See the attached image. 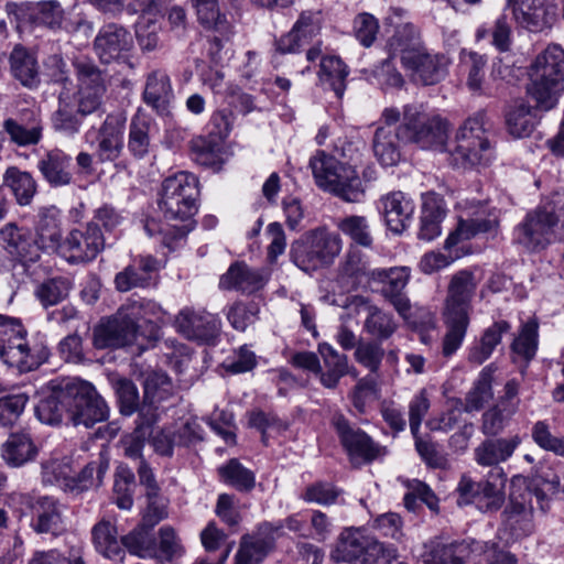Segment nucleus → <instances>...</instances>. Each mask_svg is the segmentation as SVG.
Here are the masks:
<instances>
[{
    "label": "nucleus",
    "mask_w": 564,
    "mask_h": 564,
    "mask_svg": "<svg viewBox=\"0 0 564 564\" xmlns=\"http://www.w3.org/2000/svg\"><path fill=\"white\" fill-rule=\"evenodd\" d=\"M381 120L387 127L377 128L372 149L383 166H394L401 159L397 140L414 143L424 150L446 151L457 167L488 165L495 159L494 148L484 127V118H468L447 142L448 124L440 115L426 111L422 105L409 104L400 110L387 107Z\"/></svg>",
    "instance_id": "1"
},
{
    "label": "nucleus",
    "mask_w": 564,
    "mask_h": 564,
    "mask_svg": "<svg viewBox=\"0 0 564 564\" xmlns=\"http://www.w3.org/2000/svg\"><path fill=\"white\" fill-rule=\"evenodd\" d=\"M64 412L75 426L91 427L108 417V406L95 387L76 378L52 380L41 391L37 420L58 424Z\"/></svg>",
    "instance_id": "2"
},
{
    "label": "nucleus",
    "mask_w": 564,
    "mask_h": 564,
    "mask_svg": "<svg viewBox=\"0 0 564 564\" xmlns=\"http://www.w3.org/2000/svg\"><path fill=\"white\" fill-rule=\"evenodd\" d=\"M388 47L392 54H400L403 68L410 72L415 82L434 85L446 76L447 58L443 54L429 52L419 41L417 30L412 24L398 26Z\"/></svg>",
    "instance_id": "3"
},
{
    "label": "nucleus",
    "mask_w": 564,
    "mask_h": 564,
    "mask_svg": "<svg viewBox=\"0 0 564 564\" xmlns=\"http://www.w3.org/2000/svg\"><path fill=\"white\" fill-rule=\"evenodd\" d=\"M529 76L528 95L540 109L554 108L564 90V50L556 44L549 45L535 57Z\"/></svg>",
    "instance_id": "4"
},
{
    "label": "nucleus",
    "mask_w": 564,
    "mask_h": 564,
    "mask_svg": "<svg viewBox=\"0 0 564 564\" xmlns=\"http://www.w3.org/2000/svg\"><path fill=\"white\" fill-rule=\"evenodd\" d=\"M341 250L340 235L319 226L291 243L290 259L300 270L311 273L330 267Z\"/></svg>",
    "instance_id": "5"
},
{
    "label": "nucleus",
    "mask_w": 564,
    "mask_h": 564,
    "mask_svg": "<svg viewBox=\"0 0 564 564\" xmlns=\"http://www.w3.org/2000/svg\"><path fill=\"white\" fill-rule=\"evenodd\" d=\"M485 212L477 213L475 218H459L458 224L444 242V249L447 253L440 251L426 252L420 260L419 268L424 274H432L451 265L459 259L465 252L460 245L473 239L478 234L496 232L499 219L496 210L488 213L487 217L481 215Z\"/></svg>",
    "instance_id": "6"
},
{
    "label": "nucleus",
    "mask_w": 564,
    "mask_h": 564,
    "mask_svg": "<svg viewBox=\"0 0 564 564\" xmlns=\"http://www.w3.org/2000/svg\"><path fill=\"white\" fill-rule=\"evenodd\" d=\"M316 185L348 203H359L364 188L358 173L351 164L343 163L325 151H317L310 160Z\"/></svg>",
    "instance_id": "7"
},
{
    "label": "nucleus",
    "mask_w": 564,
    "mask_h": 564,
    "mask_svg": "<svg viewBox=\"0 0 564 564\" xmlns=\"http://www.w3.org/2000/svg\"><path fill=\"white\" fill-rule=\"evenodd\" d=\"M330 557L337 563L359 560L361 564H392L398 553L392 545L379 542L361 529L346 528L339 534Z\"/></svg>",
    "instance_id": "8"
},
{
    "label": "nucleus",
    "mask_w": 564,
    "mask_h": 564,
    "mask_svg": "<svg viewBox=\"0 0 564 564\" xmlns=\"http://www.w3.org/2000/svg\"><path fill=\"white\" fill-rule=\"evenodd\" d=\"M198 180L188 172H180L162 183L159 208L170 220L187 221L197 213Z\"/></svg>",
    "instance_id": "9"
},
{
    "label": "nucleus",
    "mask_w": 564,
    "mask_h": 564,
    "mask_svg": "<svg viewBox=\"0 0 564 564\" xmlns=\"http://www.w3.org/2000/svg\"><path fill=\"white\" fill-rule=\"evenodd\" d=\"M235 0H191L200 28L210 37V55L215 58L224 43L234 35V25L228 17V6Z\"/></svg>",
    "instance_id": "10"
},
{
    "label": "nucleus",
    "mask_w": 564,
    "mask_h": 564,
    "mask_svg": "<svg viewBox=\"0 0 564 564\" xmlns=\"http://www.w3.org/2000/svg\"><path fill=\"white\" fill-rule=\"evenodd\" d=\"M26 332L20 321L0 314V360L20 373L30 372L35 357L25 339Z\"/></svg>",
    "instance_id": "11"
},
{
    "label": "nucleus",
    "mask_w": 564,
    "mask_h": 564,
    "mask_svg": "<svg viewBox=\"0 0 564 564\" xmlns=\"http://www.w3.org/2000/svg\"><path fill=\"white\" fill-rule=\"evenodd\" d=\"M330 424L352 464H369L387 455V447L375 442L361 429L352 426L340 412H335Z\"/></svg>",
    "instance_id": "12"
},
{
    "label": "nucleus",
    "mask_w": 564,
    "mask_h": 564,
    "mask_svg": "<svg viewBox=\"0 0 564 564\" xmlns=\"http://www.w3.org/2000/svg\"><path fill=\"white\" fill-rule=\"evenodd\" d=\"M557 220L553 210L538 207L517 225L513 230V242L530 252L543 250L553 239Z\"/></svg>",
    "instance_id": "13"
},
{
    "label": "nucleus",
    "mask_w": 564,
    "mask_h": 564,
    "mask_svg": "<svg viewBox=\"0 0 564 564\" xmlns=\"http://www.w3.org/2000/svg\"><path fill=\"white\" fill-rule=\"evenodd\" d=\"M105 249V237L96 221H88L85 228L73 229L58 249L69 263H86L97 258Z\"/></svg>",
    "instance_id": "14"
},
{
    "label": "nucleus",
    "mask_w": 564,
    "mask_h": 564,
    "mask_svg": "<svg viewBox=\"0 0 564 564\" xmlns=\"http://www.w3.org/2000/svg\"><path fill=\"white\" fill-rule=\"evenodd\" d=\"M126 121L121 112L109 113L98 131L91 128L85 133L87 143L94 145L97 142L96 155L100 162H112L120 158Z\"/></svg>",
    "instance_id": "15"
},
{
    "label": "nucleus",
    "mask_w": 564,
    "mask_h": 564,
    "mask_svg": "<svg viewBox=\"0 0 564 564\" xmlns=\"http://www.w3.org/2000/svg\"><path fill=\"white\" fill-rule=\"evenodd\" d=\"M175 328L186 339L215 345L220 335V318L204 310L184 307L175 317Z\"/></svg>",
    "instance_id": "16"
},
{
    "label": "nucleus",
    "mask_w": 564,
    "mask_h": 564,
    "mask_svg": "<svg viewBox=\"0 0 564 564\" xmlns=\"http://www.w3.org/2000/svg\"><path fill=\"white\" fill-rule=\"evenodd\" d=\"M516 22L531 31L541 32L553 25L556 7L551 0H507Z\"/></svg>",
    "instance_id": "17"
},
{
    "label": "nucleus",
    "mask_w": 564,
    "mask_h": 564,
    "mask_svg": "<svg viewBox=\"0 0 564 564\" xmlns=\"http://www.w3.org/2000/svg\"><path fill=\"white\" fill-rule=\"evenodd\" d=\"M281 528L262 522L251 534L243 535L235 555V564H260L273 550Z\"/></svg>",
    "instance_id": "18"
},
{
    "label": "nucleus",
    "mask_w": 564,
    "mask_h": 564,
    "mask_svg": "<svg viewBox=\"0 0 564 564\" xmlns=\"http://www.w3.org/2000/svg\"><path fill=\"white\" fill-rule=\"evenodd\" d=\"M354 313L366 312L367 317L364 329L379 340L390 338L397 330V323L393 316L376 305H372L366 297L359 295L347 296L343 303L334 302Z\"/></svg>",
    "instance_id": "19"
},
{
    "label": "nucleus",
    "mask_w": 564,
    "mask_h": 564,
    "mask_svg": "<svg viewBox=\"0 0 564 564\" xmlns=\"http://www.w3.org/2000/svg\"><path fill=\"white\" fill-rule=\"evenodd\" d=\"M78 76L77 104L82 115H90L101 107L106 91L104 77L99 68L89 62L76 64Z\"/></svg>",
    "instance_id": "20"
},
{
    "label": "nucleus",
    "mask_w": 564,
    "mask_h": 564,
    "mask_svg": "<svg viewBox=\"0 0 564 564\" xmlns=\"http://www.w3.org/2000/svg\"><path fill=\"white\" fill-rule=\"evenodd\" d=\"M133 47L131 33L115 23L104 25L94 42V50L104 64L126 59Z\"/></svg>",
    "instance_id": "21"
},
{
    "label": "nucleus",
    "mask_w": 564,
    "mask_h": 564,
    "mask_svg": "<svg viewBox=\"0 0 564 564\" xmlns=\"http://www.w3.org/2000/svg\"><path fill=\"white\" fill-rule=\"evenodd\" d=\"M477 286L478 280L473 271H457L451 278L442 313L469 316Z\"/></svg>",
    "instance_id": "22"
},
{
    "label": "nucleus",
    "mask_w": 564,
    "mask_h": 564,
    "mask_svg": "<svg viewBox=\"0 0 564 564\" xmlns=\"http://www.w3.org/2000/svg\"><path fill=\"white\" fill-rule=\"evenodd\" d=\"M138 334L128 316L117 313L94 329V346L98 349L119 348L138 341Z\"/></svg>",
    "instance_id": "23"
},
{
    "label": "nucleus",
    "mask_w": 564,
    "mask_h": 564,
    "mask_svg": "<svg viewBox=\"0 0 564 564\" xmlns=\"http://www.w3.org/2000/svg\"><path fill=\"white\" fill-rule=\"evenodd\" d=\"M155 398L156 397L151 391L150 381H147L144 389V403L139 410V415L135 422L134 431L130 435L126 446V455L138 462L140 459H143L142 448L144 442L152 436L153 426L158 419L156 410L152 405L155 402Z\"/></svg>",
    "instance_id": "24"
},
{
    "label": "nucleus",
    "mask_w": 564,
    "mask_h": 564,
    "mask_svg": "<svg viewBox=\"0 0 564 564\" xmlns=\"http://www.w3.org/2000/svg\"><path fill=\"white\" fill-rule=\"evenodd\" d=\"M268 279L269 275L264 270L250 268L245 262H235L220 276L219 288L252 294L261 290Z\"/></svg>",
    "instance_id": "25"
},
{
    "label": "nucleus",
    "mask_w": 564,
    "mask_h": 564,
    "mask_svg": "<svg viewBox=\"0 0 564 564\" xmlns=\"http://www.w3.org/2000/svg\"><path fill=\"white\" fill-rule=\"evenodd\" d=\"M379 208L387 227L394 234H401L409 226L414 203L403 192L395 191L381 197Z\"/></svg>",
    "instance_id": "26"
},
{
    "label": "nucleus",
    "mask_w": 564,
    "mask_h": 564,
    "mask_svg": "<svg viewBox=\"0 0 564 564\" xmlns=\"http://www.w3.org/2000/svg\"><path fill=\"white\" fill-rule=\"evenodd\" d=\"M122 314L132 322L139 337L141 336L139 330L141 327L140 322L147 323L149 327V335L147 337L151 340L158 338L159 324L163 322L165 312L153 301L134 300L128 301L120 307V315Z\"/></svg>",
    "instance_id": "27"
},
{
    "label": "nucleus",
    "mask_w": 564,
    "mask_h": 564,
    "mask_svg": "<svg viewBox=\"0 0 564 564\" xmlns=\"http://www.w3.org/2000/svg\"><path fill=\"white\" fill-rule=\"evenodd\" d=\"M446 216V206L442 196L427 193L423 196L422 214L417 237L420 240L432 241L442 232L441 224Z\"/></svg>",
    "instance_id": "28"
},
{
    "label": "nucleus",
    "mask_w": 564,
    "mask_h": 564,
    "mask_svg": "<svg viewBox=\"0 0 564 564\" xmlns=\"http://www.w3.org/2000/svg\"><path fill=\"white\" fill-rule=\"evenodd\" d=\"M317 351L323 359L321 366L319 382L327 389H335L340 379L349 373L348 357L340 354L328 343L318 344Z\"/></svg>",
    "instance_id": "29"
},
{
    "label": "nucleus",
    "mask_w": 564,
    "mask_h": 564,
    "mask_svg": "<svg viewBox=\"0 0 564 564\" xmlns=\"http://www.w3.org/2000/svg\"><path fill=\"white\" fill-rule=\"evenodd\" d=\"M62 217L55 206L44 207L37 215V249L46 252L58 251L61 241Z\"/></svg>",
    "instance_id": "30"
},
{
    "label": "nucleus",
    "mask_w": 564,
    "mask_h": 564,
    "mask_svg": "<svg viewBox=\"0 0 564 564\" xmlns=\"http://www.w3.org/2000/svg\"><path fill=\"white\" fill-rule=\"evenodd\" d=\"M95 550L105 558L116 561L124 555L122 538L119 539L117 525L109 519H101L91 529Z\"/></svg>",
    "instance_id": "31"
},
{
    "label": "nucleus",
    "mask_w": 564,
    "mask_h": 564,
    "mask_svg": "<svg viewBox=\"0 0 564 564\" xmlns=\"http://www.w3.org/2000/svg\"><path fill=\"white\" fill-rule=\"evenodd\" d=\"M520 443L521 438L518 435L486 440L475 448V460L481 466H499L512 456Z\"/></svg>",
    "instance_id": "32"
},
{
    "label": "nucleus",
    "mask_w": 564,
    "mask_h": 564,
    "mask_svg": "<svg viewBox=\"0 0 564 564\" xmlns=\"http://www.w3.org/2000/svg\"><path fill=\"white\" fill-rule=\"evenodd\" d=\"M142 96L143 101L148 106L159 113L164 112L173 96L172 85L167 74L159 69L149 73Z\"/></svg>",
    "instance_id": "33"
},
{
    "label": "nucleus",
    "mask_w": 564,
    "mask_h": 564,
    "mask_svg": "<svg viewBox=\"0 0 564 564\" xmlns=\"http://www.w3.org/2000/svg\"><path fill=\"white\" fill-rule=\"evenodd\" d=\"M152 131V119L138 110L130 121L128 135V150L134 158L142 159L149 153Z\"/></svg>",
    "instance_id": "34"
},
{
    "label": "nucleus",
    "mask_w": 564,
    "mask_h": 564,
    "mask_svg": "<svg viewBox=\"0 0 564 564\" xmlns=\"http://www.w3.org/2000/svg\"><path fill=\"white\" fill-rule=\"evenodd\" d=\"M502 532H508L512 540H518L530 535L533 532V511L523 502L513 501L503 512Z\"/></svg>",
    "instance_id": "35"
},
{
    "label": "nucleus",
    "mask_w": 564,
    "mask_h": 564,
    "mask_svg": "<svg viewBox=\"0 0 564 564\" xmlns=\"http://www.w3.org/2000/svg\"><path fill=\"white\" fill-rule=\"evenodd\" d=\"M70 156L62 150L48 151L40 163V171L52 186H64L70 183L72 174L68 171Z\"/></svg>",
    "instance_id": "36"
},
{
    "label": "nucleus",
    "mask_w": 564,
    "mask_h": 564,
    "mask_svg": "<svg viewBox=\"0 0 564 564\" xmlns=\"http://www.w3.org/2000/svg\"><path fill=\"white\" fill-rule=\"evenodd\" d=\"M476 39L488 43L500 53L509 52L513 43V31L506 14H500L490 25H481L476 31Z\"/></svg>",
    "instance_id": "37"
},
{
    "label": "nucleus",
    "mask_w": 564,
    "mask_h": 564,
    "mask_svg": "<svg viewBox=\"0 0 564 564\" xmlns=\"http://www.w3.org/2000/svg\"><path fill=\"white\" fill-rule=\"evenodd\" d=\"M42 482L44 485L58 486L63 489H73L77 486L76 474L72 466V459L67 456L51 458L42 463Z\"/></svg>",
    "instance_id": "38"
},
{
    "label": "nucleus",
    "mask_w": 564,
    "mask_h": 564,
    "mask_svg": "<svg viewBox=\"0 0 564 564\" xmlns=\"http://www.w3.org/2000/svg\"><path fill=\"white\" fill-rule=\"evenodd\" d=\"M539 346V324L530 319L521 325L511 344V354L514 361L530 362L536 354Z\"/></svg>",
    "instance_id": "39"
},
{
    "label": "nucleus",
    "mask_w": 564,
    "mask_h": 564,
    "mask_svg": "<svg viewBox=\"0 0 564 564\" xmlns=\"http://www.w3.org/2000/svg\"><path fill=\"white\" fill-rule=\"evenodd\" d=\"M12 76L24 87L32 88L35 83V53L17 44L9 57Z\"/></svg>",
    "instance_id": "40"
},
{
    "label": "nucleus",
    "mask_w": 564,
    "mask_h": 564,
    "mask_svg": "<svg viewBox=\"0 0 564 564\" xmlns=\"http://www.w3.org/2000/svg\"><path fill=\"white\" fill-rule=\"evenodd\" d=\"M348 74V67L339 56L325 55L321 57L318 77L330 86L338 98H341L345 93Z\"/></svg>",
    "instance_id": "41"
},
{
    "label": "nucleus",
    "mask_w": 564,
    "mask_h": 564,
    "mask_svg": "<svg viewBox=\"0 0 564 564\" xmlns=\"http://www.w3.org/2000/svg\"><path fill=\"white\" fill-rule=\"evenodd\" d=\"M144 230L149 237L160 236L161 243L169 251H174L181 247L189 231L193 230L192 223L182 226L162 225L154 218H149L144 223Z\"/></svg>",
    "instance_id": "42"
},
{
    "label": "nucleus",
    "mask_w": 564,
    "mask_h": 564,
    "mask_svg": "<svg viewBox=\"0 0 564 564\" xmlns=\"http://www.w3.org/2000/svg\"><path fill=\"white\" fill-rule=\"evenodd\" d=\"M507 128L514 138L529 137L538 124L533 109L524 101H519L510 108L506 117Z\"/></svg>",
    "instance_id": "43"
},
{
    "label": "nucleus",
    "mask_w": 564,
    "mask_h": 564,
    "mask_svg": "<svg viewBox=\"0 0 564 564\" xmlns=\"http://www.w3.org/2000/svg\"><path fill=\"white\" fill-rule=\"evenodd\" d=\"M194 160L204 166L219 169L224 163L223 141L212 137H196L191 141Z\"/></svg>",
    "instance_id": "44"
},
{
    "label": "nucleus",
    "mask_w": 564,
    "mask_h": 564,
    "mask_svg": "<svg viewBox=\"0 0 564 564\" xmlns=\"http://www.w3.org/2000/svg\"><path fill=\"white\" fill-rule=\"evenodd\" d=\"M442 317L446 327L442 352L445 357H449L463 345L469 325V316L442 313Z\"/></svg>",
    "instance_id": "45"
},
{
    "label": "nucleus",
    "mask_w": 564,
    "mask_h": 564,
    "mask_svg": "<svg viewBox=\"0 0 564 564\" xmlns=\"http://www.w3.org/2000/svg\"><path fill=\"white\" fill-rule=\"evenodd\" d=\"M185 554V549L180 536L171 525H163L159 530V544L153 556L159 564H176Z\"/></svg>",
    "instance_id": "46"
},
{
    "label": "nucleus",
    "mask_w": 564,
    "mask_h": 564,
    "mask_svg": "<svg viewBox=\"0 0 564 564\" xmlns=\"http://www.w3.org/2000/svg\"><path fill=\"white\" fill-rule=\"evenodd\" d=\"M34 445L30 435L23 433L11 434L2 445L1 455L4 462L12 467H20L31 459Z\"/></svg>",
    "instance_id": "47"
},
{
    "label": "nucleus",
    "mask_w": 564,
    "mask_h": 564,
    "mask_svg": "<svg viewBox=\"0 0 564 564\" xmlns=\"http://www.w3.org/2000/svg\"><path fill=\"white\" fill-rule=\"evenodd\" d=\"M151 530L140 523L131 532L122 536L123 547L130 554L140 558H153L156 554V543Z\"/></svg>",
    "instance_id": "48"
},
{
    "label": "nucleus",
    "mask_w": 564,
    "mask_h": 564,
    "mask_svg": "<svg viewBox=\"0 0 564 564\" xmlns=\"http://www.w3.org/2000/svg\"><path fill=\"white\" fill-rule=\"evenodd\" d=\"M337 229L348 237L352 243L370 248L373 239L368 219L365 216L349 215L336 221Z\"/></svg>",
    "instance_id": "49"
},
{
    "label": "nucleus",
    "mask_w": 564,
    "mask_h": 564,
    "mask_svg": "<svg viewBox=\"0 0 564 564\" xmlns=\"http://www.w3.org/2000/svg\"><path fill=\"white\" fill-rule=\"evenodd\" d=\"M384 297L391 303L398 314L410 325L419 327L430 326L433 324V314L423 307L416 308L414 313L411 302L403 291L398 293L390 292V295H386Z\"/></svg>",
    "instance_id": "50"
},
{
    "label": "nucleus",
    "mask_w": 564,
    "mask_h": 564,
    "mask_svg": "<svg viewBox=\"0 0 564 564\" xmlns=\"http://www.w3.org/2000/svg\"><path fill=\"white\" fill-rule=\"evenodd\" d=\"M62 508L52 497L37 501V532L57 535L63 531Z\"/></svg>",
    "instance_id": "51"
},
{
    "label": "nucleus",
    "mask_w": 564,
    "mask_h": 564,
    "mask_svg": "<svg viewBox=\"0 0 564 564\" xmlns=\"http://www.w3.org/2000/svg\"><path fill=\"white\" fill-rule=\"evenodd\" d=\"M496 367L494 364L486 366L480 371L478 379L466 397V411H478L492 398V380Z\"/></svg>",
    "instance_id": "52"
},
{
    "label": "nucleus",
    "mask_w": 564,
    "mask_h": 564,
    "mask_svg": "<svg viewBox=\"0 0 564 564\" xmlns=\"http://www.w3.org/2000/svg\"><path fill=\"white\" fill-rule=\"evenodd\" d=\"M221 480L239 491H250L256 485L252 470L246 468L238 459H230L218 468Z\"/></svg>",
    "instance_id": "53"
},
{
    "label": "nucleus",
    "mask_w": 564,
    "mask_h": 564,
    "mask_svg": "<svg viewBox=\"0 0 564 564\" xmlns=\"http://www.w3.org/2000/svg\"><path fill=\"white\" fill-rule=\"evenodd\" d=\"M4 183L12 189L20 205L25 206L32 203L35 194V181L31 173L9 167L4 174Z\"/></svg>",
    "instance_id": "54"
},
{
    "label": "nucleus",
    "mask_w": 564,
    "mask_h": 564,
    "mask_svg": "<svg viewBox=\"0 0 564 564\" xmlns=\"http://www.w3.org/2000/svg\"><path fill=\"white\" fill-rule=\"evenodd\" d=\"M368 274L372 280L384 283L382 289L383 296L390 295V292H402L410 280V270L405 267L390 269L378 268L371 270Z\"/></svg>",
    "instance_id": "55"
},
{
    "label": "nucleus",
    "mask_w": 564,
    "mask_h": 564,
    "mask_svg": "<svg viewBox=\"0 0 564 564\" xmlns=\"http://www.w3.org/2000/svg\"><path fill=\"white\" fill-rule=\"evenodd\" d=\"M473 555L475 564H518L514 554L490 542L475 541Z\"/></svg>",
    "instance_id": "56"
},
{
    "label": "nucleus",
    "mask_w": 564,
    "mask_h": 564,
    "mask_svg": "<svg viewBox=\"0 0 564 564\" xmlns=\"http://www.w3.org/2000/svg\"><path fill=\"white\" fill-rule=\"evenodd\" d=\"M405 486L408 492L404 495V505L409 510H415L417 501L425 503L433 511L437 510L438 499L426 484L412 479L406 480Z\"/></svg>",
    "instance_id": "57"
},
{
    "label": "nucleus",
    "mask_w": 564,
    "mask_h": 564,
    "mask_svg": "<svg viewBox=\"0 0 564 564\" xmlns=\"http://www.w3.org/2000/svg\"><path fill=\"white\" fill-rule=\"evenodd\" d=\"M389 52V58L372 69L371 77L373 83L382 89L401 88L404 85V79L392 62V57L395 54H392L390 50Z\"/></svg>",
    "instance_id": "58"
},
{
    "label": "nucleus",
    "mask_w": 564,
    "mask_h": 564,
    "mask_svg": "<svg viewBox=\"0 0 564 564\" xmlns=\"http://www.w3.org/2000/svg\"><path fill=\"white\" fill-rule=\"evenodd\" d=\"M431 408L426 389H420L413 394L408 404L409 425L412 435L419 434L422 422Z\"/></svg>",
    "instance_id": "59"
},
{
    "label": "nucleus",
    "mask_w": 564,
    "mask_h": 564,
    "mask_svg": "<svg viewBox=\"0 0 564 564\" xmlns=\"http://www.w3.org/2000/svg\"><path fill=\"white\" fill-rule=\"evenodd\" d=\"M148 503L142 514L141 523L148 529H153L159 522L169 516V499L161 496L159 491L145 494Z\"/></svg>",
    "instance_id": "60"
},
{
    "label": "nucleus",
    "mask_w": 564,
    "mask_h": 564,
    "mask_svg": "<svg viewBox=\"0 0 564 564\" xmlns=\"http://www.w3.org/2000/svg\"><path fill=\"white\" fill-rule=\"evenodd\" d=\"M29 398L23 394H12L0 398V425L12 426L23 413Z\"/></svg>",
    "instance_id": "61"
},
{
    "label": "nucleus",
    "mask_w": 564,
    "mask_h": 564,
    "mask_svg": "<svg viewBox=\"0 0 564 564\" xmlns=\"http://www.w3.org/2000/svg\"><path fill=\"white\" fill-rule=\"evenodd\" d=\"M258 313L259 306L257 303L237 302L229 307L227 319L236 330L245 332L250 324L256 322Z\"/></svg>",
    "instance_id": "62"
},
{
    "label": "nucleus",
    "mask_w": 564,
    "mask_h": 564,
    "mask_svg": "<svg viewBox=\"0 0 564 564\" xmlns=\"http://www.w3.org/2000/svg\"><path fill=\"white\" fill-rule=\"evenodd\" d=\"M341 491L328 482L318 481L306 487L302 498L306 502H314L322 506L335 505Z\"/></svg>",
    "instance_id": "63"
},
{
    "label": "nucleus",
    "mask_w": 564,
    "mask_h": 564,
    "mask_svg": "<svg viewBox=\"0 0 564 564\" xmlns=\"http://www.w3.org/2000/svg\"><path fill=\"white\" fill-rule=\"evenodd\" d=\"M477 503L485 511L498 510L505 500V492L501 489V482L484 481L477 486Z\"/></svg>",
    "instance_id": "64"
}]
</instances>
